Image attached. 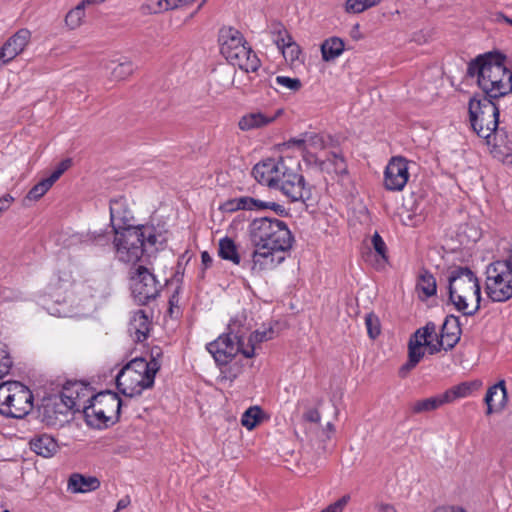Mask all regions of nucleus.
<instances>
[{
	"instance_id": "13d9d810",
	"label": "nucleus",
	"mask_w": 512,
	"mask_h": 512,
	"mask_svg": "<svg viewBox=\"0 0 512 512\" xmlns=\"http://www.w3.org/2000/svg\"><path fill=\"white\" fill-rule=\"evenodd\" d=\"M62 174L63 173L60 170L55 169L52 172V174L48 178H46V180L50 182V185L52 186L60 178Z\"/></svg>"
},
{
	"instance_id": "37998d69",
	"label": "nucleus",
	"mask_w": 512,
	"mask_h": 512,
	"mask_svg": "<svg viewBox=\"0 0 512 512\" xmlns=\"http://www.w3.org/2000/svg\"><path fill=\"white\" fill-rule=\"evenodd\" d=\"M365 324L368 335L371 339H375L380 334V323L378 317L370 313L365 316Z\"/></svg>"
},
{
	"instance_id": "6e6d98bb",
	"label": "nucleus",
	"mask_w": 512,
	"mask_h": 512,
	"mask_svg": "<svg viewBox=\"0 0 512 512\" xmlns=\"http://www.w3.org/2000/svg\"><path fill=\"white\" fill-rule=\"evenodd\" d=\"M52 314L57 315L59 317H79V316L85 315V312H77L74 314H70V313L66 312L65 310L61 311V310L57 309L55 312H52Z\"/></svg>"
},
{
	"instance_id": "49530a36",
	"label": "nucleus",
	"mask_w": 512,
	"mask_h": 512,
	"mask_svg": "<svg viewBox=\"0 0 512 512\" xmlns=\"http://www.w3.org/2000/svg\"><path fill=\"white\" fill-rule=\"evenodd\" d=\"M149 386H124L123 389H121V394L125 398H133L136 396H140L142 394L143 388H148Z\"/></svg>"
},
{
	"instance_id": "a19ab883",
	"label": "nucleus",
	"mask_w": 512,
	"mask_h": 512,
	"mask_svg": "<svg viewBox=\"0 0 512 512\" xmlns=\"http://www.w3.org/2000/svg\"><path fill=\"white\" fill-rule=\"evenodd\" d=\"M12 364L13 361L7 347L0 343V380L9 373Z\"/></svg>"
},
{
	"instance_id": "bb28decb",
	"label": "nucleus",
	"mask_w": 512,
	"mask_h": 512,
	"mask_svg": "<svg viewBox=\"0 0 512 512\" xmlns=\"http://www.w3.org/2000/svg\"><path fill=\"white\" fill-rule=\"evenodd\" d=\"M319 167L322 172L330 175L331 179L343 177L347 174L345 159L336 153H331L326 159L319 160Z\"/></svg>"
},
{
	"instance_id": "a878e982",
	"label": "nucleus",
	"mask_w": 512,
	"mask_h": 512,
	"mask_svg": "<svg viewBox=\"0 0 512 512\" xmlns=\"http://www.w3.org/2000/svg\"><path fill=\"white\" fill-rule=\"evenodd\" d=\"M29 445L33 452L44 458L54 456L59 450L57 441L48 434H41L33 437L30 440Z\"/></svg>"
},
{
	"instance_id": "4d7b16f0",
	"label": "nucleus",
	"mask_w": 512,
	"mask_h": 512,
	"mask_svg": "<svg viewBox=\"0 0 512 512\" xmlns=\"http://www.w3.org/2000/svg\"><path fill=\"white\" fill-rule=\"evenodd\" d=\"M433 512H466L461 507H438Z\"/></svg>"
},
{
	"instance_id": "5fc2aeb1",
	"label": "nucleus",
	"mask_w": 512,
	"mask_h": 512,
	"mask_svg": "<svg viewBox=\"0 0 512 512\" xmlns=\"http://www.w3.org/2000/svg\"><path fill=\"white\" fill-rule=\"evenodd\" d=\"M259 336L260 341H268L273 338L274 330L272 328L264 329L263 331H260Z\"/></svg>"
},
{
	"instance_id": "7ed1b4c3",
	"label": "nucleus",
	"mask_w": 512,
	"mask_h": 512,
	"mask_svg": "<svg viewBox=\"0 0 512 512\" xmlns=\"http://www.w3.org/2000/svg\"><path fill=\"white\" fill-rule=\"evenodd\" d=\"M114 247L116 257L125 263H136L143 253L154 247L158 250L163 243L160 235L155 234L154 228L150 226L125 227L124 230L114 232Z\"/></svg>"
},
{
	"instance_id": "393cba45",
	"label": "nucleus",
	"mask_w": 512,
	"mask_h": 512,
	"mask_svg": "<svg viewBox=\"0 0 512 512\" xmlns=\"http://www.w3.org/2000/svg\"><path fill=\"white\" fill-rule=\"evenodd\" d=\"M484 400L487 415L502 411L507 403L506 386H489Z\"/></svg>"
},
{
	"instance_id": "f03ea898",
	"label": "nucleus",
	"mask_w": 512,
	"mask_h": 512,
	"mask_svg": "<svg viewBox=\"0 0 512 512\" xmlns=\"http://www.w3.org/2000/svg\"><path fill=\"white\" fill-rule=\"evenodd\" d=\"M252 174L260 184L280 191L291 202H304L310 197L303 175L289 167L282 158H268L257 163Z\"/></svg>"
},
{
	"instance_id": "2f4dec72",
	"label": "nucleus",
	"mask_w": 512,
	"mask_h": 512,
	"mask_svg": "<svg viewBox=\"0 0 512 512\" xmlns=\"http://www.w3.org/2000/svg\"><path fill=\"white\" fill-rule=\"evenodd\" d=\"M87 5H91L90 3H85V0H82L76 7L71 9L65 16V25L70 30H75L79 28L84 21L85 18V7Z\"/></svg>"
},
{
	"instance_id": "69168bd1",
	"label": "nucleus",
	"mask_w": 512,
	"mask_h": 512,
	"mask_svg": "<svg viewBox=\"0 0 512 512\" xmlns=\"http://www.w3.org/2000/svg\"><path fill=\"white\" fill-rule=\"evenodd\" d=\"M201 260L205 267H208L212 263V258L206 251L202 252Z\"/></svg>"
},
{
	"instance_id": "9d476101",
	"label": "nucleus",
	"mask_w": 512,
	"mask_h": 512,
	"mask_svg": "<svg viewBox=\"0 0 512 512\" xmlns=\"http://www.w3.org/2000/svg\"><path fill=\"white\" fill-rule=\"evenodd\" d=\"M470 123L476 134L490 143V137L499 124V109L487 97H473L469 101Z\"/></svg>"
},
{
	"instance_id": "0eeeda50",
	"label": "nucleus",
	"mask_w": 512,
	"mask_h": 512,
	"mask_svg": "<svg viewBox=\"0 0 512 512\" xmlns=\"http://www.w3.org/2000/svg\"><path fill=\"white\" fill-rule=\"evenodd\" d=\"M218 40L221 54L232 66H238L245 72L258 70L260 60L239 30L231 26L222 27Z\"/></svg>"
},
{
	"instance_id": "ddd939ff",
	"label": "nucleus",
	"mask_w": 512,
	"mask_h": 512,
	"mask_svg": "<svg viewBox=\"0 0 512 512\" xmlns=\"http://www.w3.org/2000/svg\"><path fill=\"white\" fill-rule=\"evenodd\" d=\"M434 337H436V324L434 322L426 323L425 326L417 329L410 336L408 341V360L399 370L402 376H405L424 358L426 351L430 355L439 352L432 349V345H435Z\"/></svg>"
},
{
	"instance_id": "e2e57ef3",
	"label": "nucleus",
	"mask_w": 512,
	"mask_h": 512,
	"mask_svg": "<svg viewBox=\"0 0 512 512\" xmlns=\"http://www.w3.org/2000/svg\"><path fill=\"white\" fill-rule=\"evenodd\" d=\"M495 21L501 22L504 21L512 26V19L504 15L503 13H496L495 14Z\"/></svg>"
},
{
	"instance_id": "0e129e2a",
	"label": "nucleus",
	"mask_w": 512,
	"mask_h": 512,
	"mask_svg": "<svg viewBox=\"0 0 512 512\" xmlns=\"http://www.w3.org/2000/svg\"><path fill=\"white\" fill-rule=\"evenodd\" d=\"M495 21L501 22L504 21L512 26V19L504 15L503 13H496L495 14Z\"/></svg>"
},
{
	"instance_id": "f704fd0d",
	"label": "nucleus",
	"mask_w": 512,
	"mask_h": 512,
	"mask_svg": "<svg viewBox=\"0 0 512 512\" xmlns=\"http://www.w3.org/2000/svg\"><path fill=\"white\" fill-rule=\"evenodd\" d=\"M417 289L422 292L426 298L435 295L437 284L434 276L428 271L422 272L418 277Z\"/></svg>"
},
{
	"instance_id": "b1692460",
	"label": "nucleus",
	"mask_w": 512,
	"mask_h": 512,
	"mask_svg": "<svg viewBox=\"0 0 512 512\" xmlns=\"http://www.w3.org/2000/svg\"><path fill=\"white\" fill-rule=\"evenodd\" d=\"M101 485L100 480L95 476L73 473L67 482V490L71 493H89L97 490Z\"/></svg>"
},
{
	"instance_id": "7c9ffc66",
	"label": "nucleus",
	"mask_w": 512,
	"mask_h": 512,
	"mask_svg": "<svg viewBox=\"0 0 512 512\" xmlns=\"http://www.w3.org/2000/svg\"><path fill=\"white\" fill-rule=\"evenodd\" d=\"M109 69L111 70V77L120 81L128 78L134 72L135 66L131 60L123 58L118 61H112Z\"/></svg>"
},
{
	"instance_id": "412c9836",
	"label": "nucleus",
	"mask_w": 512,
	"mask_h": 512,
	"mask_svg": "<svg viewBox=\"0 0 512 512\" xmlns=\"http://www.w3.org/2000/svg\"><path fill=\"white\" fill-rule=\"evenodd\" d=\"M31 33L27 29L18 30L0 49V66L13 60L28 45Z\"/></svg>"
},
{
	"instance_id": "72a5a7b5",
	"label": "nucleus",
	"mask_w": 512,
	"mask_h": 512,
	"mask_svg": "<svg viewBox=\"0 0 512 512\" xmlns=\"http://www.w3.org/2000/svg\"><path fill=\"white\" fill-rule=\"evenodd\" d=\"M263 418L262 409L259 406H251L242 414L241 424L251 431L262 422Z\"/></svg>"
},
{
	"instance_id": "e433bc0d",
	"label": "nucleus",
	"mask_w": 512,
	"mask_h": 512,
	"mask_svg": "<svg viewBox=\"0 0 512 512\" xmlns=\"http://www.w3.org/2000/svg\"><path fill=\"white\" fill-rule=\"evenodd\" d=\"M372 247L376 253V262L378 266H383L387 262V247L382 237L375 232L371 238Z\"/></svg>"
},
{
	"instance_id": "79ce46f5",
	"label": "nucleus",
	"mask_w": 512,
	"mask_h": 512,
	"mask_svg": "<svg viewBox=\"0 0 512 512\" xmlns=\"http://www.w3.org/2000/svg\"><path fill=\"white\" fill-rule=\"evenodd\" d=\"M51 187L52 186L50 185V182H48L46 179H43L30 189L26 199L36 201L40 199Z\"/></svg>"
},
{
	"instance_id": "c756f323",
	"label": "nucleus",
	"mask_w": 512,
	"mask_h": 512,
	"mask_svg": "<svg viewBox=\"0 0 512 512\" xmlns=\"http://www.w3.org/2000/svg\"><path fill=\"white\" fill-rule=\"evenodd\" d=\"M236 70L235 66H221L214 71V81L219 86L220 91H225L234 86Z\"/></svg>"
},
{
	"instance_id": "6e6552de",
	"label": "nucleus",
	"mask_w": 512,
	"mask_h": 512,
	"mask_svg": "<svg viewBox=\"0 0 512 512\" xmlns=\"http://www.w3.org/2000/svg\"><path fill=\"white\" fill-rule=\"evenodd\" d=\"M218 365H227L240 352L246 358L253 357V350L245 347L244 331L239 320L228 325V332L220 335L206 346Z\"/></svg>"
},
{
	"instance_id": "a18cd8bd",
	"label": "nucleus",
	"mask_w": 512,
	"mask_h": 512,
	"mask_svg": "<svg viewBox=\"0 0 512 512\" xmlns=\"http://www.w3.org/2000/svg\"><path fill=\"white\" fill-rule=\"evenodd\" d=\"M147 365L146 384H153L154 377L160 368V364L155 359H152L150 362H147Z\"/></svg>"
},
{
	"instance_id": "338daca9",
	"label": "nucleus",
	"mask_w": 512,
	"mask_h": 512,
	"mask_svg": "<svg viewBox=\"0 0 512 512\" xmlns=\"http://www.w3.org/2000/svg\"><path fill=\"white\" fill-rule=\"evenodd\" d=\"M106 0H85V3H90L91 5H98V4H101L103 2H105Z\"/></svg>"
},
{
	"instance_id": "4c0bfd02",
	"label": "nucleus",
	"mask_w": 512,
	"mask_h": 512,
	"mask_svg": "<svg viewBox=\"0 0 512 512\" xmlns=\"http://www.w3.org/2000/svg\"><path fill=\"white\" fill-rule=\"evenodd\" d=\"M240 210L259 211L270 208V203L249 196L238 197Z\"/></svg>"
},
{
	"instance_id": "5701e85b",
	"label": "nucleus",
	"mask_w": 512,
	"mask_h": 512,
	"mask_svg": "<svg viewBox=\"0 0 512 512\" xmlns=\"http://www.w3.org/2000/svg\"><path fill=\"white\" fill-rule=\"evenodd\" d=\"M147 368V361L134 359L118 372L115 377V384H122L121 377L124 375H129V380L134 384H146Z\"/></svg>"
},
{
	"instance_id": "1a4fd4ad",
	"label": "nucleus",
	"mask_w": 512,
	"mask_h": 512,
	"mask_svg": "<svg viewBox=\"0 0 512 512\" xmlns=\"http://www.w3.org/2000/svg\"><path fill=\"white\" fill-rule=\"evenodd\" d=\"M485 292L493 302L512 298V257L490 263L486 268Z\"/></svg>"
},
{
	"instance_id": "3c124183",
	"label": "nucleus",
	"mask_w": 512,
	"mask_h": 512,
	"mask_svg": "<svg viewBox=\"0 0 512 512\" xmlns=\"http://www.w3.org/2000/svg\"><path fill=\"white\" fill-rule=\"evenodd\" d=\"M303 418L311 423H319L321 420L320 413L316 409H309L304 413Z\"/></svg>"
},
{
	"instance_id": "c85d7f7f",
	"label": "nucleus",
	"mask_w": 512,
	"mask_h": 512,
	"mask_svg": "<svg viewBox=\"0 0 512 512\" xmlns=\"http://www.w3.org/2000/svg\"><path fill=\"white\" fill-rule=\"evenodd\" d=\"M344 51V42L341 38L331 37L321 45V53L324 61L329 62L339 57Z\"/></svg>"
},
{
	"instance_id": "603ef678",
	"label": "nucleus",
	"mask_w": 512,
	"mask_h": 512,
	"mask_svg": "<svg viewBox=\"0 0 512 512\" xmlns=\"http://www.w3.org/2000/svg\"><path fill=\"white\" fill-rule=\"evenodd\" d=\"M186 0H166L167 11L185 6Z\"/></svg>"
},
{
	"instance_id": "2eb2a0df",
	"label": "nucleus",
	"mask_w": 512,
	"mask_h": 512,
	"mask_svg": "<svg viewBox=\"0 0 512 512\" xmlns=\"http://www.w3.org/2000/svg\"><path fill=\"white\" fill-rule=\"evenodd\" d=\"M470 393V386H453L442 394L415 401L412 404V411L414 413L432 411L446 403L465 398L469 396Z\"/></svg>"
},
{
	"instance_id": "09e8293b",
	"label": "nucleus",
	"mask_w": 512,
	"mask_h": 512,
	"mask_svg": "<svg viewBox=\"0 0 512 512\" xmlns=\"http://www.w3.org/2000/svg\"><path fill=\"white\" fill-rule=\"evenodd\" d=\"M14 201L15 198L8 193L0 197V217L11 207Z\"/></svg>"
},
{
	"instance_id": "8fccbe9b",
	"label": "nucleus",
	"mask_w": 512,
	"mask_h": 512,
	"mask_svg": "<svg viewBox=\"0 0 512 512\" xmlns=\"http://www.w3.org/2000/svg\"><path fill=\"white\" fill-rule=\"evenodd\" d=\"M221 209L224 212H235L237 210H240L238 198L227 200L225 203L222 204Z\"/></svg>"
},
{
	"instance_id": "680f3d73",
	"label": "nucleus",
	"mask_w": 512,
	"mask_h": 512,
	"mask_svg": "<svg viewBox=\"0 0 512 512\" xmlns=\"http://www.w3.org/2000/svg\"><path fill=\"white\" fill-rule=\"evenodd\" d=\"M177 302H178L177 297L175 295H173L170 298V300H169V304H170L169 313H170V315L174 314V308L177 309V312L179 311V307L176 305Z\"/></svg>"
},
{
	"instance_id": "de8ad7c7",
	"label": "nucleus",
	"mask_w": 512,
	"mask_h": 512,
	"mask_svg": "<svg viewBox=\"0 0 512 512\" xmlns=\"http://www.w3.org/2000/svg\"><path fill=\"white\" fill-rule=\"evenodd\" d=\"M259 335H260V330H256L250 334V336L247 339V343L245 342V347L247 349H252L253 355L255 354L254 351H255L256 346L263 342V341H260Z\"/></svg>"
},
{
	"instance_id": "dca6fc26",
	"label": "nucleus",
	"mask_w": 512,
	"mask_h": 512,
	"mask_svg": "<svg viewBox=\"0 0 512 512\" xmlns=\"http://www.w3.org/2000/svg\"><path fill=\"white\" fill-rule=\"evenodd\" d=\"M408 179V162L403 157L392 158L384 172L385 188L390 191H402Z\"/></svg>"
},
{
	"instance_id": "39448f33",
	"label": "nucleus",
	"mask_w": 512,
	"mask_h": 512,
	"mask_svg": "<svg viewBox=\"0 0 512 512\" xmlns=\"http://www.w3.org/2000/svg\"><path fill=\"white\" fill-rule=\"evenodd\" d=\"M449 300L464 316L480 309L481 290L477 276L467 267H457L448 277Z\"/></svg>"
},
{
	"instance_id": "052dcab7",
	"label": "nucleus",
	"mask_w": 512,
	"mask_h": 512,
	"mask_svg": "<svg viewBox=\"0 0 512 512\" xmlns=\"http://www.w3.org/2000/svg\"><path fill=\"white\" fill-rule=\"evenodd\" d=\"M71 166V160L70 159H65L63 161H61L57 168L58 170H60L62 173H64L69 167Z\"/></svg>"
},
{
	"instance_id": "a211bd4d",
	"label": "nucleus",
	"mask_w": 512,
	"mask_h": 512,
	"mask_svg": "<svg viewBox=\"0 0 512 512\" xmlns=\"http://www.w3.org/2000/svg\"><path fill=\"white\" fill-rule=\"evenodd\" d=\"M273 36V42L282 52L286 61L293 63L298 60L301 53L299 45L293 40L281 23H273L270 27Z\"/></svg>"
},
{
	"instance_id": "4be33fe9",
	"label": "nucleus",
	"mask_w": 512,
	"mask_h": 512,
	"mask_svg": "<svg viewBox=\"0 0 512 512\" xmlns=\"http://www.w3.org/2000/svg\"><path fill=\"white\" fill-rule=\"evenodd\" d=\"M282 113V109H277L274 112L253 111L243 115L239 119L238 127L242 131L260 129L272 124Z\"/></svg>"
},
{
	"instance_id": "aec40b11",
	"label": "nucleus",
	"mask_w": 512,
	"mask_h": 512,
	"mask_svg": "<svg viewBox=\"0 0 512 512\" xmlns=\"http://www.w3.org/2000/svg\"><path fill=\"white\" fill-rule=\"evenodd\" d=\"M110 221L114 232L134 226V216L128 207L127 199L123 196L110 201Z\"/></svg>"
},
{
	"instance_id": "f3484780",
	"label": "nucleus",
	"mask_w": 512,
	"mask_h": 512,
	"mask_svg": "<svg viewBox=\"0 0 512 512\" xmlns=\"http://www.w3.org/2000/svg\"><path fill=\"white\" fill-rule=\"evenodd\" d=\"M461 329L459 318L453 315L447 316L444 323L442 324L441 331H436V337H434V344L432 349L434 351L452 349L460 340Z\"/></svg>"
},
{
	"instance_id": "774afa93",
	"label": "nucleus",
	"mask_w": 512,
	"mask_h": 512,
	"mask_svg": "<svg viewBox=\"0 0 512 512\" xmlns=\"http://www.w3.org/2000/svg\"><path fill=\"white\" fill-rule=\"evenodd\" d=\"M0 384H5V385H8V384H21V382L15 381V380H7V381L1 382Z\"/></svg>"
},
{
	"instance_id": "20e7f679",
	"label": "nucleus",
	"mask_w": 512,
	"mask_h": 512,
	"mask_svg": "<svg viewBox=\"0 0 512 512\" xmlns=\"http://www.w3.org/2000/svg\"><path fill=\"white\" fill-rule=\"evenodd\" d=\"M468 73L477 77L480 89L489 99L499 98L512 91V72L500 61L478 57L470 63Z\"/></svg>"
},
{
	"instance_id": "f8f14e48",
	"label": "nucleus",
	"mask_w": 512,
	"mask_h": 512,
	"mask_svg": "<svg viewBox=\"0 0 512 512\" xmlns=\"http://www.w3.org/2000/svg\"><path fill=\"white\" fill-rule=\"evenodd\" d=\"M34 396L28 386H0V414L23 418L33 409Z\"/></svg>"
},
{
	"instance_id": "bf43d9fd",
	"label": "nucleus",
	"mask_w": 512,
	"mask_h": 512,
	"mask_svg": "<svg viewBox=\"0 0 512 512\" xmlns=\"http://www.w3.org/2000/svg\"><path fill=\"white\" fill-rule=\"evenodd\" d=\"M130 504V499L129 497H124V498H121L118 502H117V506H116V510L115 512H118L122 509H125L128 505Z\"/></svg>"
},
{
	"instance_id": "cd10ccee",
	"label": "nucleus",
	"mask_w": 512,
	"mask_h": 512,
	"mask_svg": "<svg viewBox=\"0 0 512 512\" xmlns=\"http://www.w3.org/2000/svg\"><path fill=\"white\" fill-rule=\"evenodd\" d=\"M130 331L134 332L137 341H144L149 331V320L147 315L142 310L136 311L130 321Z\"/></svg>"
},
{
	"instance_id": "c9c22d12",
	"label": "nucleus",
	"mask_w": 512,
	"mask_h": 512,
	"mask_svg": "<svg viewBox=\"0 0 512 512\" xmlns=\"http://www.w3.org/2000/svg\"><path fill=\"white\" fill-rule=\"evenodd\" d=\"M142 15H156L167 11L166 0H145L139 8Z\"/></svg>"
},
{
	"instance_id": "ea45409f",
	"label": "nucleus",
	"mask_w": 512,
	"mask_h": 512,
	"mask_svg": "<svg viewBox=\"0 0 512 512\" xmlns=\"http://www.w3.org/2000/svg\"><path fill=\"white\" fill-rule=\"evenodd\" d=\"M95 292L96 289L88 282L82 283L77 287V293L80 296V300L84 298L86 306L88 307H92L95 304Z\"/></svg>"
},
{
	"instance_id": "423d86ee",
	"label": "nucleus",
	"mask_w": 512,
	"mask_h": 512,
	"mask_svg": "<svg viewBox=\"0 0 512 512\" xmlns=\"http://www.w3.org/2000/svg\"><path fill=\"white\" fill-rule=\"evenodd\" d=\"M83 406L85 423L88 427L103 430L115 425L120 419L121 407L125 401L118 393L101 391L87 399Z\"/></svg>"
},
{
	"instance_id": "6ab92c4d",
	"label": "nucleus",
	"mask_w": 512,
	"mask_h": 512,
	"mask_svg": "<svg viewBox=\"0 0 512 512\" xmlns=\"http://www.w3.org/2000/svg\"><path fill=\"white\" fill-rule=\"evenodd\" d=\"M331 142L332 139L329 135L315 132H305L297 138L290 139L288 141V145L296 146L303 152H306L310 155H315L319 151H322L329 147Z\"/></svg>"
},
{
	"instance_id": "473e14b6",
	"label": "nucleus",
	"mask_w": 512,
	"mask_h": 512,
	"mask_svg": "<svg viewBox=\"0 0 512 512\" xmlns=\"http://www.w3.org/2000/svg\"><path fill=\"white\" fill-rule=\"evenodd\" d=\"M219 256L236 265L240 264V255L238 253L237 246L235 242L228 237L219 241Z\"/></svg>"
},
{
	"instance_id": "f257e3e1",
	"label": "nucleus",
	"mask_w": 512,
	"mask_h": 512,
	"mask_svg": "<svg viewBox=\"0 0 512 512\" xmlns=\"http://www.w3.org/2000/svg\"><path fill=\"white\" fill-rule=\"evenodd\" d=\"M254 247L251 259L252 274H261L278 267L285 260V253L292 248L293 235L287 224L277 218H256L248 227Z\"/></svg>"
},
{
	"instance_id": "58836bf2",
	"label": "nucleus",
	"mask_w": 512,
	"mask_h": 512,
	"mask_svg": "<svg viewBox=\"0 0 512 512\" xmlns=\"http://www.w3.org/2000/svg\"><path fill=\"white\" fill-rule=\"evenodd\" d=\"M381 0H347L345 11L347 13H361L366 9L377 5Z\"/></svg>"
},
{
	"instance_id": "9b49d317",
	"label": "nucleus",
	"mask_w": 512,
	"mask_h": 512,
	"mask_svg": "<svg viewBox=\"0 0 512 512\" xmlns=\"http://www.w3.org/2000/svg\"><path fill=\"white\" fill-rule=\"evenodd\" d=\"M63 389L58 395L49 396L44 399L43 414L49 425H54L56 422L49 415L50 411L54 410L56 414L65 415L73 409H83L87 400L84 399L89 393V386H62Z\"/></svg>"
},
{
	"instance_id": "4468645a",
	"label": "nucleus",
	"mask_w": 512,
	"mask_h": 512,
	"mask_svg": "<svg viewBox=\"0 0 512 512\" xmlns=\"http://www.w3.org/2000/svg\"><path fill=\"white\" fill-rule=\"evenodd\" d=\"M130 288L135 300L140 304H146L156 298L161 285L156 276L145 266L138 265L130 268Z\"/></svg>"
},
{
	"instance_id": "c03bdc74",
	"label": "nucleus",
	"mask_w": 512,
	"mask_h": 512,
	"mask_svg": "<svg viewBox=\"0 0 512 512\" xmlns=\"http://www.w3.org/2000/svg\"><path fill=\"white\" fill-rule=\"evenodd\" d=\"M276 84L291 90V91H298L301 87V81L298 78H290L287 76H277L275 78Z\"/></svg>"
},
{
	"instance_id": "864d4df0",
	"label": "nucleus",
	"mask_w": 512,
	"mask_h": 512,
	"mask_svg": "<svg viewBox=\"0 0 512 512\" xmlns=\"http://www.w3.org/2000/svg\"><path fill=\"white\" fill-rule=\"evenodd\" d=\"M376 509L378 512H396L395 507L390 503H378Z\"/></svg>"
}]
</instances>
